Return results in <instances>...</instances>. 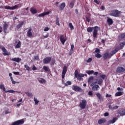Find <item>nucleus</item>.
Listing matches in <instances>:
<instances>
[{"instance_id": "obj_62", "label": "nucleus", "mask_w": 125, "mask_h": 125, "mask_svg": "<svg viewBox=\"0 0 125 125\" xmlns=\"http://www.w3.org/2000/svg\"><path fill=\"white\" fill-rule=\"evenodd\" d=\"M74 44H72L71 45V50H73L74 49Z\"/></svg>"}, {"instance_id": "obj_40", "label": "nucleus", "mask_w": 125, "mask_h": 125, "mask_svg": "<svg viewBox=\"0 0 125 125\" xmlns=\"http://www.w3.org/2000/svg\"><path fill=\"white\" fill-rule=\"evenodd\" d=\"M68 26L71 30H74V26H73V23H72L71 22H70L68 24Z\"/></svg>"}, {"instance_id": "obj_31", "label": "nucleus", "mask_w": 125, "mask_h": 125, "mask_svg": "<svg viewBox=\"0 0 125 125\" xmlns=\"http://www.w3.org/2000/svg\"><path fill=\"white\" fill-rule=\"evenodd\" d=\"M94 79V77L93 76H90L88 79V83H91V82L93 81Z\"/></svg>"}, {"instance_id": "obj_5", "label": "nucleus", "mask_w": 125, "mask_h": 125, "mask_svg": "<svg viewBox=\"0 0 125 125\" xmlns=\"http://www.w3.org/2000/svg\"><path fill=\"white\" fill-rule=\"evenodd\" d=\"M51 57H46L43 60V64H49V62L51 61Z\"/></svg>"}, {"instance_id": "obj_27", "label": "nucleus", "mask_w": 125, "mask_h": 125, "mask_svg": "<svg viewBox=\"0 0 125 125\" xmlns=\"http://www.w3.org/2000/svg\"><path fill=\"white\" fill-rule=\"evenodd\" d=\"M98 88H99V85H95L92 87V89L94 91L98 90Z\"/></svg>"}, {"instance_id": "obj_37", "label": "nucleus", "mask_w": 125, "mask_h": 125, "mask_svg": "<svg viewBox=\"0 0 125 125\" xmlns=\"http://www.w3.org/2000/svg\"><path fill=\"white\" fill-rule=\"evenodd\" d=\"M120 47L122 49L125 45V42H121L120 43Z\"/></svg>"}, {"instance_id": "obj_8", "label": "nucleus", "mask_w": 125, "mask_h": 125, "mask_svg": "<svg viewBox=\"0 0 125 125\" xmlns=\"http://www.w3.org/2000/svg\"><path fill=\"white\" fill-rule=\"evenodd\" d=\"M3 51V55L4 56H8V55H10V53H9L7 50H6V49H5V47H2V48H0Z\"/></svg>"}, {"instance_id": "obj_53", "label": "nucleus", "mask_w": 125, "mask_h": 125, "mask_svg": "<svg viewBox=\"0 0 125 125\" xmlns=\"http://www.w3.org/2000/svg\"><path fill=\"white\" fill-rule=\"evenodd\" d=\"M49 30V28L47 27H45L44 29V32H47Z\"/></svg>"}, {"instance_id": "obj_52", "label": "nucleus", "mask_w": 125, "mask_h": 125, "mask_svg": "<svg viewBox=\"0 0 125 125\" xmlns=\"http://www.w3.org/2000/svg\"><path fill=\"white\" fill-rule=\"evenodd\" d=\"M96 53H100V49L99 48H96L95 50Z\"/></svg>"}, {"instance_id": "obj_19", "label": "nucleus", "mask_w": 125, "mask_h": 125, "mask_svg": "<svg viewBox=\"0 0 125 125\" xmlns=\"http://www.w3.org/2000/svg\"><path fill=\"white\" fill-rule=\"evenodd\" d=\"M30 11L31 13H32V14H36L38 13V11L37 10V9H35V8L34 7H31L30 9Z\"/></svg>"}, {"instance_id": "obj_61", "label": "nucleus", "mask_w": 125, "mask_h": 125, "mask_svg": "<svg viewBox=\"0 0 125 125\" xmlns=\"http://www.w3.org/2000/svg\"><path fill=\"white\" fill-rule=\"evenodd\" d=\"M34 59H35V60H39V59H40V58H39V56H35Z\"/></svg>"}, {"instance_id": "obj_1", "label": "nucleus", "mask_w": 125, "mask_h": 125, "mask_svg": "<svg viewBox=\"0 0 125 125\" xmlns=\"http://www.w3.org/2000/svg\"><path fill=\"white\" fill-rule=\"evenodd\" d=\"M99 30H100V27L98 26H95L93 27H89L87 28V32H88V33H91V32L93 31V37L95 39H97V36H98Z\"/></svg>"}, {"instance_id": "obj_20", "label": "nucleus", "mask_w": 125, "mask_h": 125, "mask_svg": "<svg viewBox=\"0 0 125 125\" xmlns=\"http://www.w3.org/2000/svg\"><path fill=\"white\" fill-rule=\"evenodd\" d=\"M107 23L108 25V26H111L113 23H114V21H113V20L111 18H108L107 20Z\"/></svg>"}, {"instance_id": "obj_38", "label": "nucleus", "mask_w": 125, "mask_h": 125, "mask_svg": "<svg viewBox=\"0 0 125 125\" xmlns=\"http://www.w3.org/2000/svg\"><path fill=\"white\" fill-rule=\"evenodd\" d=\"M24 68L27 71H31V68L27 64L24 65Z\"/></svg>"}, {"instance_id": "obj_45", "label": "nucleus", "mask_w": 125, "mask_h": 125, "mask_svg": "<svg viewBox=\"0 0 125 125\" xmlns=\"http://www.w3.org/2000/svg\"><path fill=\"white\" fill-rule=\"evenodd\" d=\"M121 39H125V33H122L120 35Z\"/></svg>"}, {"instance_id": "obj_63", "label": "nucleus", "mask_w": 125, "mask_h": 125, "mask_svg": "<svg viewBox=\"0 0 125 125\" xmlns=\"http://www.w3.org/2000/svg\"><path fill=\"white\" fill-rule=\"evenodd\" d=\"M101 9H102V10H104L105 9V7L102 5L101 7Z\"/></svg>"}, {"instance_id": "obj_6", "label": "nucleus", "mask_w": 125, "mask_h": 125, "mask_svg": "<svg viewBox=\"0 0 125 125\" xmlns=\"http://www.w3.org/2000/svg\"><path fill=\"white\" fill-rule=\"evenodd\" d=\"M24 124V121L22 120H19L13 123L11 125H21Z\"/></svg>"}, {"instance_id": "obj_18", "label": "nucleus", "mask_w": 125, "mask_h": 125, "mask_svg": "<svg viewBox=\"0 0 125 125\" xmlns=\"http://www.w3.org/2000/svg\"><path fill=\"white\" fill-rule=\"evenodd\" d=\"M84 77V74L82 73H79V74L76 76V78L79 80L81 81L82 80V78H83Z\"/></svg>"}, {"instance_id": "obj_54", "label": "nucleus", "mask_w": 125, "mask_h": 125, "mask_svg": "<svg viewBox=\"0 0 125 125\" xmlns=\"http://www.w3.org/2000/svg\"><path fill=\"white\" fill-rule=\"evenodd\" d=\"M48 37H49L48 34H47L46 35L43 36L42 39V40H44V39H47Z\"/></svg>"}, {"instance_id": "obj_60", "label": "nucleus", "mask_w": 125, "mask_h": 125, "mask_svg": "<svg viewBox=\"0 0 125 125\" xmlns=\"http://www.w3.org/2000/svg\"><path fill=\"white\" fill-rule=\"evenodd\" d=\"M9 113H10V112H9V110H6L5 112V114L6 115H7V114H9Z\"/></svg>"}, {"instance_id": "obj_44", "label": "nucleus", "mask_w": 125, "mask_h": 125, "mask_svg": "<svg viewBox=\"0 0 125 125\" xmlns=\"http://www.w3.org/2000/svg\"><path fill=\"white\" fill-rule=\"evenodd\" d=\"M85 18H86V21H87V22L89 23V22H90V17H86Z\"/></svg>"}, {"instance_id": "obj_23", "label": "nucleus", "mask_w": 125, "mask_h": 125, "mask_svg": "<svg viewBox=\"0 0 125 125\" xmlns=\"http://www.w3.org/2000/svg\"><path fill=\"white\" fill-rule=\"evenodd\" d=\"M5 93H7V92H9V93H14V92H16L17 93H21V91H15L13 90H6L5 91Z\"/></svg>"}, {"instance_id": "obj_25", "label": "nucleus", "mask_w": 125, "mask_h": 125, "mask_svg": "<svg viewBox=\"0 0 125 125\" xmlns=\"http://www.w3.org/2000/svg\"><path fill=\"white\" fill-rule=\"evenodd\" d=\"M106 119H100L99 120L98 123L99 125H101V124H103L106 122Z\"/></svg>"}, {"instance_id": "obj_48", "label": "nucleus", "mask_w": 125, "mask_h": 125, "mask_svg": "<svg viewBox=\"0 0 125 125\" xmlns=\"http://www.w3.org/2000/svg\"><path fill=\"white\" fill-rule=\"evenodd\" d=\"M100 77H101V78H102V79H103V80H105V78H106V75H101L100 76Z\"/></svg>"}, {"instance_id": "obj_7", "label": "nucleus", "mask_w": 125, "mask_h": 125, "mask_svg": "<svg viewBox=\"0 0 125 125\" xmlns=\"http://www.w3.org/2000/svg\"><path fill=\"white\" fill-rule=\"evenodd\" d=\"M67 68L66 65H64L62 73V79H64V78H65V75H66V73H67Z\"/></svg>"}, {"instance_id": "obj_15", "label": "nucleus", "mask_w": 125, "mask_h": 125, "mask_svg": "<svg viewBox=\"0 0 125 125\" xmlns=\"http://www.w3.org/2000/svg\"><path fill=\"white\" fill-rule=\"evenodd\" d=\"M60 40L63 45L65 44V42H66V39L64 38V36L62 35L60 36Z\"/></svg>"}, {"instance_id": "obj_43", "label": "nucleus", "mask_w": 125, "mask_h": 125, "mask_svg": "<svg viewBox=\"0 0 125 125\" xmlns=\"http://www.w3.org/2000/svg\"><path fill=\"white\" fill-rule=\"evenodd\" d=\"M18 8V6L17 5H15V6L11 7V10H14V9H16Z\"/></svg>"}, {"instance_id": "obj_56", "label": "nucleus", "mask_w": 125, "mask_h": 125, "mask_svg": "<svg viewBox=\"0 0 125 125\" xmlns=\"http://www.w3.org/2000/svg\"><path fill=\"white\" fill-rule=\"evenodd\" d=\"M118 108H119V106L118 105H115V106L113 107V110H116Z\"/></svg>"}, {"instance_id": "obj_3", "label": "nucleus", "mask_w": 125, "mask_h": 125, "mask_svg": "<svg viewBox=\"0 0 125 125\" xmlns=\"http://www.w3.org/2000/svg\"><path fill=\"white\" fill-rule=\"evenodd\" d=\"M87 102L85 100H83L79 104L80 108L82 109H85V107H86Z\"/></svg>"}, {"instance_id": "obj_21", "label": "nucleus", "mask_w": 125, "mask_h": 125, "mask_svg": "<svg viewBox=\"0 0 125 125\" xmlns=\"http://www.w3.org/2000/svg\"><path fill=\"white\" fill-rule=\"evenodd\" d=\"M118 51H119V48H116L114 50L112 51L111 53H110L111 57H112V56H113V55L114 54H116Z\"/></svg>"}, {"instance_id": "obj_42", "label": "nucleus", "mask_w": 125, "mask_h": 125, "mask_svg": "<svg viewBox=\"0 0 125 125\" xmlns=\"http://www.w3.org/2000/svg\"><path fill=\"white\" fill-rule=\"evenodd\" d=\"M4 8H5V9L11 10V7L10 6H4Z\"/></svg>"}, {"instance_id": "obj_35", "label": "nucleus", "mask_w": 125, "mask_h": 125, "mask_svg": "<svg viewBox=\"0 0 125 125\" xmlns=\"http://www.w3.org/2000/svg\"><path fill=\"white\" fill-rule=\"evenodd\" d=\"M21 42L19 41V42H18V43L15 46V48H19V47H21Z\"/></svg>"}, {"instance_id": "obj_55", "label": "nucleus", "mask_w": 125, "mask_h": 125, "mask_svg": "<svg viewBox=\"0 0 125 125\" xmlns=\"http://www.w3.org/2000/svg\"><path fill=\"white\" fill-rule=\"evenodd\" d=\"M36 70H37V67H36V66L35 65H33L32 67V70L36 71Z\"/></svg>"}, {"instance_id": "obj_41", "label": "nucleus", "mask_w": 125, "mask_h": 125, "mask_svg": "<svg viewBox=\"0 0 125 125\" xmlns=\"http://www.w3.org/2000/svg\"><path fill=\"white\" fill-rule=\"evenodd\" d=\"M95 57L97 58H101V57H102V55L99 53H97L95 54Z\"/></svg>"}, {"instance_id": "obj_30", "label": "nucleus", "mask_w": 125, "mask_h": 125, "mask_svg": "<svg viewBox=\"0 0 125 125\" xmlns=\"http://www.w3.org/2000/svg\"><path fill=\"white\" fill-rule=\"evenodd\" d=\"M97 96L98 98H99V99L101 102L103 101V98L101 96V94H97Z\"/></svg>"}, {"instance_id": "obj_16", "label": "nucleus", "mask_w": 125, "mask_h": 125, "mask_svg": "<svg viewBox=\"0 0 125 125\" xmlns=\"http://www.w3.org/2000/svg\"><path fill=\"white\" fill-rule=\"evenodd\" d=\"M21 60L22 59L20 58H14L11 59L12 61H14L15 62H17V63H20Z\"/></svg>"}, {"instance_id": "obj_22", "label": "nucleus", "mask_w": 125, "mask_h": 125, "mask_svg": "<svg viewBox=\"0 0 125 125\" xmlns=\"http://www.w3.org/2000/svg\"><path fill=\"white\" fill-rule=\"evenodd\" d=\"M117 121V117H114L112 120H110L108 121V124H115L116 123V121Z\"/></svg>"}, {"instance_id": "obj_49", "label": "nucleus", "mask_w": 125, "mask_h": 125, "mask_svg": "<svg viewBox=\"0 0 125 125\" xmlns=\"http://www.w3.org/2000/svg\"><path fill=\"white\" fill-rule=\"evenodd\" d=\"M74 75H75V78L77 77V76L79 75V72L77 71V70H76L74 72Z\"/></svg>"}, {"instance_id": "obj_13", "label": "nucleus", "mask_w": 125, "mask_h": 125, "mask_svg": "<svg viewBox=\"0 0 125 125\" xmlns=\"http://www.w3.org/2000/svg\"><path fill=\"white\" fill-rule=\"evenodd\" d=\"M111 56L109 55V53L106 52L103 55L104 60H106L107 58H111Z\"/></svg>"}, {"instance_id": "obj_46", "label": "nucleus", "mask_w": 125, "mask_h": 125, "mask_svg": "<svg viewBox=\"0 0 125 125\" xmlns=\"http://www.w3.org/2000/svg\"><path fill=\"white\" fill-rule=\"evenodd\" d=\"M102 83H103V80H102V79H100L98 81V84H100V85L102 84Z\"/></svg>"}, {"instance_id": "obj_64", "label": "nucleus", "mask_w": 125, "mask_h": 125, "mask_svg": "<svg viewBox=\"0 0 125 125\" xmlns=\"http://www.w3.org/2000/svg\"><path fill=\"white\" fill-rule=\"evenodd\" d=\"M1 32H2V27L0 26V33H1Z\"/></svg>"}, {"instance_id": "obj_34", "label": "nucleus", "mask_w": 125, "mask_h": 125, "mask_svg": "<svg viewBox=\"0 0 125 125\" xmlns=\"http://www.w3.org/2000/svg\"><path fill=\"white\" fill-rule=\"evenodd\" d=\"M34 101L35 102V105H38L40 103V101H38V99L36 98H34Z\"/></svg>"}, {"instance_id": "obj_47", "label": "nucleus", "mask_w": 125, "mask_h": 125, "mask_svg": "<svg viewBox=\"0 0 125 125\" xmlns=\"http://www.w3.org/2000/svg\"><path fill=\"white\" fill-rule=\"evenodd\" d=\"M91 61H92V58H90L87 60L86 61V62L87 63H90V62H91Z\"/></svg>"}, {"instance_id": "obj_39", "label": "nucleus", "mask_w": 125, "mask_h": 125, "mask_svg": "<svg viewBox=\"0 0 125 125\" xmlns=\"http://www.w3.org/2000/svg\"><path fill=\"white\" fill-rule=\"evenodd\" d=\"M71 84H72V82H71V81H67L66 83H64V85L65 86L71 85Z\"/></svg>"}, {"instance_id": "obj_50", "label": "nucleus", "mask_w": 125, "mask_h": 125, "mask_svg": "<svg viewBox=\"0 0 125 125\" xmlns=\"http://www.w3.org/2000/svg\"><path fill=\"white\" fill-rule=\"evenodd\" d=\"M13 74H14V75H16L17 76H19V72H16V71H14L13 72Z\"/></svg>"}, {"instance_id": "obj_32", "label": "nucleus", "mask_w": 125, "mask_h": 125, "mask_svg": "<svg viewBox=\"0 0 125 125\" xmlns=\"http://www.w3.org/2000/svg\"><path fill=\"white\" fill-rule=\"evenodd\" d=\"M86 73L88 75H92V74H93V73H94V71H93V70H86Z\"/></svg>"}, {"instance_id": "obj_57", "label": "nucleus", "mask_w": 125, "mask_h": 125, "mask_svg": "<svg viewBox=\"0 0 125 125\" xmlns=\"http://www.w3.org/2000/svg\"><path fill=\"white\" fill-rule=\"evenodd\" d=\"M124 93L122 91H118L116 93V94H123Z\"/></svg>"}, {"instance_id": "obj_12", "label": "nucleus", "mask_w": 125, "mask_h": 125, "mask_svg": "<svg viewBox=\"0 0 125 125\" xmlns=\"http://www.w3.org/2000/svg\"><path fill=\"white\" fill-rule=\"evenodd\" d=\"M125 69L123 67L118 66L117 67V73H122L123 72H125Z\"/></svg>"}, {"instance_id": "obj_9", "label": "nucleus", "mask_w": 125, "mask_h": 125, "mask_svg": "<svg viewBox=\"0 0 125 125\" xmlns=\"http://www.w3.org/2000/svg\"><path fill=\"white\" fill-rule=\"evenodd\" d=\"M8 28V24L6 23V21L4 22L3 25V30L5 34H6V31H7V29Z\"/></svg>"}, {"instance_id": "obj_28", "label": "nucleus", "mask_w": 125, "mask_h": 125, "mask_svg": "<svg viewBox=\"0 0 125 125\" xmlns=\"http://www.w3.org/2000/svg\"><path fill=\"white\" fill-rule=\"evenodd\" d=\"M24 24V22L23 21H21V23H19L16 26L17 29H20L23 26V24Z\"/></svg>"}, {"instance_id": "obj_26", "label": "nucleus", "mask_w": 125, "mask_h": 125, "mask_svg": "<svg viewBox=\"0 0 125 125\" xmlns=\"http://www.w3.org/2000/svg\"><path fill=\"white\" fill-rule=\"evenodd\" d=\"M60 20H59V18L58 17H56V24L58 25V26H60Z\"/></svg>"}, {"instance_id": "obj_36", "label": "nucleus", "mask_w": 125, "mask_h": 125, "mask_svg": "<svg viewBox=\"0 0 125 125\" xmlns=\"http://www.w3.org/2000/svg\"><path fill=\"white\" fill-rule=\"evenodd\" d=\"M0 89H2L3 91H6L5 90V87H4V84H0Z\"/></svg>"}, {"instance_id": "obj_58", "label": "nucleus", "mask_w": 125, "mask_h": 125, "mask_svg": "<svg viewBox=\"0 0 125 125\" xmlns=\"http://www.w3.org/2000/svg\"><path fill=\"white\" fill-rule=\"evenodd\" d=\"M104 117H108V116H109V113H108V112L104 113Z\"/></svg>"}, {"instance_id": "obj_24", "label": "nucleus", "mask_w": 125, "mask_h": 125, "mask_svg": "<svg viewBox=\"0 0 125 125\" xmlns=\"http://www.w3.org/2000/svg\"><path fill=\"white\" fill-rule=\"evenodd\" d=\"M38 82L40 83H45L46 82V81H45V80L43 78H38Z\"/></svg>"}, {"instance_id": "obj_33", "label": "nucleus", "mask_w": 125, "mask_h": 125, "mask_svg": "<svg viewBox=\"0 0 125 125\" xmlns=\"http://www.w3.org/2000/svg\"><path fill=\"white\" fill-rule=\"evenodd\" d=\"M74 5H75V2L74 1H72L69 4L70 8H73L74 7Z\"/></svg>"}, {"instance_id": "obj_14", "label": "nucleus", "mask_w": 125, "mask_h": 125, "mask_svg": "<svg viewBox=\"0 0 125 125\" xmlns=\"http://www.w3.org/2000/svg\"><path fill=\"white\" fill-rule=\"evenodd\" d=\"M118 113L120 115V116H125V110L124 109H122L118 110Z\"/></svg>"}, {"instance_id": "obj_2", "label": "nucleus", "mask_w": 125, "mask_h": 125, "mask_svg": "<svg viewBox=\"0 0 125 125\" xmlns=\"http://www.w3.org/2000/svg\"><path fill=\"white\" fill-rule=\"evenodd\" d=\"M121 13H122V12L118 10H112L109 13V15L114 17H119L121 15Z\"/></svg>"}, {"instance_id": "obj_4", "label": "nucleus", "mask_w": 125, "mask_h": 125, "mask_svg": "<svg viewBox=\"0 0 125 125\" xmlns=\"http://www.w3.org/2000/svg\"><path fill=\"white\" fill-rule=\"evenodd\" d=\"M72 89L73 90H74V91H78V92H83V89H82L81 87L78 85H73L72 86Z\"/></svg>"}, {"instance_id": "obj_51", "label": "nucleus", "mask_w": 125, "mask_h": 125, "mask_svg": "<svg viewBox=\"0 0 125 125\" xmlns=\"http://www.w3.org/2000/svg\"><path fill=\"white\" fill-rule=\"evenodd\" d=\"M117 90H118V91H123L124 90V89L123 88H121L120 87H118L117 88Z\"/></svg>"}, {"instance_id": "obj_59", "label": "nucleus", "mask_w": 125, "mask_h": 125, "mask_svg": "<svg viewBox=\"0 0 125 125\" xmlns=\"http://www.w3.org/2000/svg\"><path fill=\"white\" fill-rule=\"evenodd\" d=\"M108 108H109V109H110V110H113V107H112V105H108Z\"/></svg>"}, {"instance_id": "obj_17", "label": "nucleus", "mask_w": 125, "mask_h": 125, "mask_svg": "<svg viewBox=\"0 0 125 125\" xmlns=\"http://www.w3.org/2000/svg\"><path fill=\"white\" fill-rule=\"evenodd\" d=\"M50 12L49 11L43 12L42 13H41L38 15V17H44L45 15H48L49 14Z\"/></svg>"}, {"instance_id": "obj_11", "label": "nucleus", "mask_w": 125, "mask_h": 125, "mask_svg": "<svg viewBox=\"0 0 125 125\" xmlns=\"http://www.w3.org/2000/svg\"><path fill=\"white\" fill-rule=\"evenodd\" d=\"M66 6V3L65 2H62L61 4V5L59 6V10L62 11L65 8Z\"/></svg>"}, {"instance_id": "obj_29", "label": "nucleus", "mask_w": 125, "mask_h": 125, "mask_svg": "<svg viewBox=\"0 0 125 125\" xmlns=\"http://www.w3.org/2000/svg\"><path fill=\"white\" fill-rule=\"evenodd\" d=\"M43 69L44 70L45 72H49L50 71V69H49V67H48L47 66H43Z\"/></svg>"}, {"instance_id": "obj_10", "label": "nucleus", "mask_w": 125, "mask_h": 125, "mask_svg": "<svg viewBox=\"0 0 125 125\" xmlns=\"http://www.w3.org/2000/svg\"><path fill=\"white\" fill-rule=\"evenodd\" d=\"M27 37L28 38H34L33 33H32V28H29L27 32Z\"/></svg>"}]
</instances>
